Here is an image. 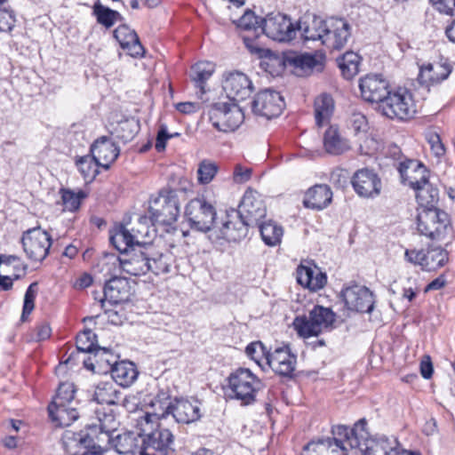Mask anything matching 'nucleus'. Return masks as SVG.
I'll return each instance as SVG.
<instances>
[{"label": "nucleus", "mask_w": 455, "mask_h": 455, "mask_svg": "<svg viewBox=\"0 0 455 455\" xmlns=\"http://www.w3.org/2000/svg\"><path fill=\"white\" fill-rule=\"evenodd\" d=\"M100 428V434H105L108 441L119 454H133L137 450L140 453L141 437L140 431L125 429L122 434H116L117 428L111 432H103Z\"/></svg>", "instance_id": "4be33fe9"}, {"label": "nucleus", "mask_w": 455, "mask_h": 455, "mask_svg": "<svg viewBox=\"0 0 455 455\" xmlns=\"http://www.w3.org/2000/svg\"><path fill=\"white\" fill-rule=\"evenodd\" d=\"M37 294V283H32L27 289L24 295L23 308L20 320L25 322L28 315L34 310L35 299Z\"/></svg>", "instance_id": "6e6d98bb"}, {"label": "nucleus", "mask_w": 455, "mask_h": 455, "mask_svg": "<svg viewBox=\"0 0 455 455\" xmlns=\"http://www.w3.org/2000/svg\"><path fill=\"white\" fill-rule=\"evenodd\" d=\"M119 393L114 388L113 384L109 382L101 383L97 386L93 400L100 404H115Z\"/></svg>", "instance_id": "8fccbe9b"}, {"label": "nucleus", "mask_w": 455, "mask_h": 455, "mask_svg": "<svg viewBox=\"0 0 455 455\" xmlns=\"http://www.w3.org/2000/svg\"><path fill=\"white\" fill-rule=\"evenodd\" d=\"M215 66L210 61H200L191 67L190 78L196 86L200 88L201 92H204V84L206 81L212 76Z\"/></svg>", "instance_id": "79ce46f5"}, {"label": "nucleus", "mask_w": 455, "mask_h": 455, "mask_svg": "<svg viewBox=\"0 0 455 455\" xmlns=\"http://www.w3.org/2000/svg\"><path fill=\"white\" fill-rule=\"evenodd\" d=\"M436 10L442 13L453 15L455 8V0H430Z\"/></svg>", "instance_id": "e2e57ef3"}, {"label": "nucleus", "mask_w": 455, "mask_h": 455, "mask_svg": "<svg viewBox=\"0 0 455 455\" xmlns=\"http://www.w3.org/2000/svg\"><path fill=\"white\" fill-rule=\"evenodd\" d=\"M285 103L280 92L270 89L259 92L251 101V111L256 116L271 119L279 116Z\"/></svg>", "instance_id": "dca6fc26"}, {"label": "nucleus", "mask_w": 455, "mask_h": 455, "mask_svg": "<svg viewBox=\"0 0 455 455\" xmlns=\"http://www.w3.org/2000/svg\"><path fill=\"white\" fill-rule=\"evenodd\" d=\"M259 228L260 236L267 246H276L281 243L283 235V227L272 220L260 221Z\"/></svg>", "instance_id": "c9c22d12"}, {"label": "nucleus", "mask_w": 455, "mask_h": 455, "mask_svg": "<svg viewBox=\"0 0 455 455\" xmlns=\"http://www.w3.org/2000/svg\"><path fill=\"white\" fill-rule=\"evenodd\" d=\"M419 369H420V374L424 379H429L432 378L433 372H434V367H433V363H432L430 355H423V357L420 361Z\"/></svg>", "instance_id": "0e129e2a"}, {"label": "nucleus", "mask_w": 455, "mask_h": 455, "mask_svg": "<svg viewBox=\"0 0 455 455\" xmlns=\"http://www.w3.org/2000/svg\"><path fill=\"white\" fill-rule=\"evenodd\" d=\"M417 199L424 209L437 208L439 201L438 188L427 182V185L422 187L417 191Z\"/></svg>", "instance_id": "de8ad7c7"}, {"label": "nucleus", "mask_w": 455, "mask_h": 455, "mask_svg": "<svg viewBox=\"0 0 455 455\" xmlns=\"http://www.w3.org/2000/svg\"><path fill=\"white\" fill-rule=\"evenodd\" d=\"M223 90L230 100L239 102L251 95L254 86L247 75L234 71L225 76Z\"/></svg>", "instance_id": "aec40b11"}, {"label": "nucleus", "mask_w": 455, "mask_h": 455, "mask_svg": "<svg viewBox=\"0 0 455 455\" xmlns=\"http://www.w3.org/2000/svg\"><path fill=\"white\" fill-rule=\"evenodd\" d=\"M97 335L91 330H85L77 335L76 344L78 351L95 353L99 346L96 345Z\"/></svg>", "instance_id": "603ef678"}, {"label": "nucleus", "mask_w": 455, "mask_h": 455, "mask_svg": "<svg viewBox=\"0 0 455 455\" xmlns=\"http://www.w3.org/2000/svg\"><path fill=\"white\" fill-rule=\"evenodd\" d=\"M131 295V286L127 278L113 276L105 284L103 290V298L100 299L102 308L106 307V302L116 305L129 300Z\"/></svg>", "instance_id": "b1692460"}, {"label": "nucleus", "mask_w": 455, "mask_h": 455, "mask_svg": "<svg viewBox=\"0 0 455 455\" xmlns=\"http://www.w3.org/2000/svg\"><path fill=\"white\" fill-rule=\"evenodd\" d=\"M63 445L67 450L84 448L87 449L94 443V440L85 430H79L75 432L71 429H68L64 432L62 436Z\"/></svg>", "instance_id": "ea45409f"}, {"label": "nucleus", "mask_w": 455, "mask_h": 455, "mask_svg": "<svg viewBox=\"0 0 455 455\" xmlns=\"http://www.w3.org/2000/svg\"><path fill=\"white\" fill-rule=\"evenodd\" d=\"M360 57L354 52H346L339 60V67L346 79L353 78L359 72Z\"/></svg>", "instance_id": "49530a36"}, {"label": "nucleus", "mask_w": 455, "mask_h": 455, "mask_svg": "<svg viewBox=\"0 0 455 455\" xmlns=\"http://www.w3.org/2000/svg\"><path fill=\"white\" fill-rule=\"evenodd\" d=\"M297 282L301 286L316 291L324 287L327 276L312 261H302L297 267Z\"/></svg>", "instance_id": "bb28decb"}, {"label": "nucleus", "mask_w": 455, "mask_h": 455, "mask_svg": "<svg viewBox=\"0 0 455 455\" xmlns=\"http://www.w3.org/2000/svg\"><path fill=\"white\" fill-rule=\"evenodd\" d=\"M289 63L294 68H300L302 71H311L317 64L315 56L311 54H300L288 60Z\"/></svg>", "instance_id": "4d7b16f0"}, {"label": "nucleus", "mask_w": 455, "mask_h": 455, "mask_svg": "<svg viewBox=\"0 0 455 455\" xmlns=\"http://www.w3.org/2000/svg\"><path fill=\"white\" fill-rule=\"evenodd\" d=\"M452 71V67L447 62H433L419 68L418 81L426 88L436 86L446 80Z\"/></svg>", "instance_id": "a878e982"}, {"label": "nucleus", "mask_w": 455, "mask_h": 455, "mask_svg": "<svg viewBox=\"0 0 455 455\" xmlns=\"http://www.w3.org/2000/svg\"><path fill=\"white\" fill-rule=\"evenodd\" d=\"M207 115L212 126L222 132H234L244 120L243 110L235 102H215L209 106Z\"/></svg>", "instance_id": "39448f33"}, {"label": "nucleus", "mask_w": 455, "mask_h": 455, "mask_svg": "<svg viewBox=\"0 0 455 455\" xmlns=\"http://www.w3.org/2000/svg\"><path fill=\"white\" fill-rule=\"evenodd\" d=\"M90 153L100 167L108 170L119 156L120 150L109 138L102 136L91 146Z\"/></svg>", "instance_id": "c85d7f7f"}, {"label": "nucleus", "mask_w": 455, "mask_h": 455, "mask_svg": "<svg viewBox=\"0 0 455 455\" xmlns=\"http://www.w3.org/2000/svg\"><path fill=\"white\" fill-rule=\"evenodd\" d=\"M76 165L86 181H92L99 173L98 164L92 156H79L76 159Z\"/></svg>", "instance_id": "09e8293b"}, {"label": "nucleus", "mask_w": 455, "mask_h": 455, "mask_svg": "<svg viewBox=\"0 0 455 455\" xmlns=\"http://www.w3.org/2000/svg\"><path fill=\"white\" fill-rule=\"evenodd\" d=\"M350 124L356 132L364 131L367 127V119L362 113H353L350 116Z\"/></svg>", "instance_id": "69168bd1"}, {"label": "nucleus", "mask_w": 455, "mask_h": 455, "mask_svg": "<svg viewBox=\"0 0 455 455\" xmlns=\"http://www.w3.org/2000/svg\"><path fill=\"white\" fill-rule=\"evenodd\" d=\"M323 146L326 152L331 155H340L349 148L347 140L341 138L334 126H330L324 132Z\"/></svg>", "instance_id": "4c0bfd02"}, {"label": "nucleus", "mask_w": 455, "mask_h": 455, "mask_svg": "<svg viewBox=\"0 0 455 455\" xmlns=\"http://www.w3.org/2000/svg\"><path fill=\"white\" fill-rule=\"evenodd\" d=\"M332 199L331 188L325 184H318L310 188L303 199V204L306 208L312 210H323L327 207Z\"/></svg>", "instance_id": "2f4dec72"}, {"label": "nucleus", "mask_w": 455, "mask_h": 455, "mask_svg": "<svg viewBox=\"0 0 455 455\" xmlns=\"http://www.w3.org/2000/svg\"><path fill=\"white\" fill-rule=\"evenodd\" d=\"M426 138L435 156L440 157L445 154L444 145L438 133L429 132L426 135Z\"/></svg>", "instance_id": "bf43d9fd"}, {"label": "nucleus", "mask_w": 455, "mask_h": 455, "mask_svg": "<svg viewBox=\"0 0 455 455\" xmlns=\"http://www.w3.org/2000/svg\"><path fill=\"white\" fill-rule=\"evenodd\" d=\"M234 180L237 183H244L251 179V169L236 165L234 170Z\"/></svg>", "instance_id": "774afa93"}, {"label": "nucleus", "mask_w": 455, "mask_h": 455, "mask_svg": "<svg viewBox=\"0 0 455 455\" xmlns=\"http://www.w3.org/2000/svg\"><path fill=\"white\" fill-rule=\"evenodd\" d=\"M423 269L436 270L448 261V252L441 247H429L425 252Z\"/></svg>", "instance_id": "37998d69"}, {"label": "nucleus", "mask_w": 455, "mask_h": 455, "mask_svg": "<svg viewBox=\"0 0 455 455\" xmlns=\"http://www.w3.org/2000/svg\"><path fill=\"white\" fill-rule=\"evenodd\" d=\"M140 131L139 122L134 118L120 121L114 130L113 134L123 143L130 142Z\"/></svg>", "instance_id": "c03bdc74"}, {"label": "nucleus", "mask_w": 455, "mask_h": 455, "mask_svg": "<svg viewBox=\"0 0 455 455\" xmlns=\"http://www.w3.org/2000/svg\"><path fill=\"white\" fill-rule=\"evenodd\" d=\"M20 241L26 256L34 262H42L52 246V236L40 227L23 232Z\"/></svg>", "instance_id": "f8f14e48"}, {"label": "nucleus", "mask_w": 455, "mask_h": 455, "mask_svg": "<svg viewBox=\"0 0 455 455\" xmlns=\"http://www.w3.org/2000/svg\"><path fill=\"white\" fill-rule=\"evenodd\" d=\"M180 212L178 192L172 188H163L149 206V213L154 223L170 226Z\"/></svg>", "instance_id": "0eeeda50"}, {"label": "nucleus", "mask_w": 455, "mask_h": 455, "mask_svg": "<svg viewBox=\"0 0 455 455\" xmlns=\"http://www.w3.org/2000/svg\"><path fill=\"white\" fill-rule=\"evenodd\" d=\"M75 386L71 382H63L59 385L57 393L52 402L55 403H61L66 404H73L75 397Z\"/></svg>", "instance_id": "864d4df0"}, {"label": "nucleus", "mask_w": 455, "mask_h": 455, "mask_svg": "<svg viewBox=\"0 0 455 455\" xmlns=\"http://www.w3.org/2000/svg\"><path fill=\"white\" fill-rule=\"evenodd\" d=\"M405 259L414 265H419L423 267L425 251L417 250H406L404 253Z\"/></svg>", "instance_id": "338daca9"}, {"label": "nucleus", "mask_w": 455, "mask_h": 455, "mask_svg": "<svg viewBox=\"0 0 455 455\" xmlns=\"http://www.w3.org/2000/svg\"><path fill=\"white\" fill-rule=\"evenodd\" d=\"M114 380L122 387H129L138 377V371L131 362H119L114 364L111 371Z\"/></svg>", "instance_id": "e433bc0d"}, {"label": "nucleus", "mask_w": 455, "mask_h": 455, "mask_svg": "<svg viewBox=\"0 0 455 455\" xmlns=\"http://www.w3.org/2000/svg\"><path fill=\"white\" fill-rule=\"evenodd\" d=\"M47 411L55 427H70L79 418L77 410L72 404L51 402Z\"/></svg>", "instance_id": "473e14b6"}, {"label": "nucleus", "mask_w": 455, "mask_h": 455, "mask_svg": "<svg viewBox=\"0 0 455 455\" xmlns=\"http://www.w3.org/2000/svg\"><path fill=\"white\" fill-rule=\"evenodd\" d=\"M212 229L219 232L218 236L228 242H238L247 235L248 228L239 218L229 216V211L226 212V217L221 221L216 220V223Z\"/></svg>", "instance_id": "cd10ccee"}, {"label": "nucleus", "mask_w": 455, "mask_h": 455, "mask_svg": "<svg viewBox=\"0 0 455 455\" xmlns=\"http://www.w3.org/2000/svg\"><path fill=\"white\" fill-rule=\"evenodd\" d=\"M60 194L64 209L72 212H76L82 201L87 197V193L82 189L75 192L70 188H60Z\"/></svg>", "instance_id": "a18cd8bd"}, {"label": "nucleus", "mask_w": 455, "mask_h": 455, "mask_svg": "<svg viewBox=\"0 0 455 455\" xmlns=\"http://www.w3.org/2000/svg\"><path fill=\"white\" fill-rule=\"evenodd\" d=\"M232 396L242 405H250L256 400V394L263 387L262 381L249 369L239 368L228 377Z\"/></svg>", "instance_id": "20e7f679"}, {"label": "nucleus", "mask_w": 455, "mask_h": 455, "mask_svg": "<svg viewBox=\"0 0 455 455\" xmlns=\"http://www.w3.org/2000/svg\"><path fill=\"white\" fill-rule=\"evenodd\" d=\"M114 37L122 49L126 50L132 58H142L145 49L141 44L137 33L127 25H120L114 30Z\"/></svg>", "instance_id": "c756f323"}, {"label": "nucleus", "mask_w": 455, "mask_h": 455, "mask_svg": "<svg viewBox=\"0 0 455 455\" xmlns=\"http://www.w3.org/2000/svg\"><path fill=\"white\" fill-rule=\"evenodd\" d=\"M315 118L317 126L329 124L334 110V101L331 95L323 93L315 100Z\"/></svg>", "instance_id": "f704fd0d"}, {"label": "nucleus", "mask_w": 455, "mask_h": 455, "mask_svg": "<svg viewBox=\"0 0 455 455\" xmlns=\"http://www.w3.org/2000/svg\"><path fill=\"white\" fill-rule=\"evenodd\" d=\"M341 298L347 308L352 311L371 313L374 308V294L364 285L354 283L343 288Z\"/></svg>", "instance_id": "2eb2a0df"}, {"label": "nucleus", "mask_w": 455, "mask_h": 455, "mask_svg": "<svg viewBox=\"0 0 455 455\" xmlns=\"http://www.w3.org/2000/svg\"><path fill=\"white\" fill-rule=\"evenodd\" d=\"M92 15L97 22L106 28H110L116 21L123 20V16L117 11L103 5L100 1L93 4Z\"/></svg>", "instance_id": "a19ab883"}, {"label": "nucleus", "mask_w": 455, "mask_h": 455, "mask_svg": "<svg viewBox=\"0 0 455 455\" xmlns=\"http://www.w3.org/2000/svg\"><path fill=\"white\" fill-rule=\"evenodd\" d=\"M218 172L215 163L209 160H203L197 169L198 181L201 184L210 183Z\"/></svg>", "instance_id": "5fc2aeb1"}, {"label": "nucleus", "mask_w": 455, "mask_h": 455, "mask_svg": "<svg viewBox=\"0 0 455 455\" xmlns=\"http://www.w3.org/2000/svg\"><path fill=\"white\" fill-rule=\"evenodd\" d=\"M94 356L98 363H106L109 366L111 371L114 364L117 363V362L115 360V355L105 347H97L94 353Z\"/></svg>", "instance_id": "052dcab7"}, {"label": "nucleus", "mask_w": 455, "mask_h": 455, "mask_svg": "<svg viewBox=\"0 0 455 455\" xmlns=\"http://www.w3.org/2000/svg\"><path fill=\"white\" fill-rule=\"evenodd\" d=\"M327 19L323 20L316 15L305 16L296 25V31L301 33L305 41H320L323 44Z\"/></svg>", "instance_id": "7c9ffc66"}, {"label": "nucleus", "mask_w": 455, "mask_h": 455, "mask_svg": "<svg viewBox=\"0 0 455 455\" xmlns=\"http://www.w3.org/2000/svg\"><path fill=\"white\" fill-rule=\"evenodd\" d=\"M262 20L255 13L247 10L237 20L236 26L241 30V37L245 47L259 59L267 58L272 54L271 50L263 47L258 41L261 34Z\"/></svg>", "instance_id": "6e6552de"}, {"label": "nucleus", "mask_w": 455, "mask_h": 455, "mask_svg": "<svg viewBox=\"0 0 455 455\" xmlns=\"http://www.w3.org/2000/svg\"><path fill=\"white\" fill-rule=\"evenodd\" d=\"M419 232L431 239H443L451 235L449 215L438 208L424 209L417 218Z\"/></svg>", "instance_id": "423d86ee"}, {"label": "nucleus", "mask_w": 455, "mask_h": 455, "mask_svg": "<svg viewBox=\"0 0 455 455\" xmlns=\"http://www.w3.org/2000/svg\"><path fill=\"white\" fill-rule=\"evenodd\" d=\"M148 259V272L159 275L162 274H167L171 271V266L172 263V257L170 253H162L155 251L151 245L150 256Z\"/></svg>", "instance_id": "58836bf2"}, {"label": "nucleus", "mask_w": 455, "mask_h": 455, "mask_svg": "<svg viewBox=\"0 0 455 455\" xmlns=\"http://www.w3.org/2000/svg\"><path fill=\"white\" fill-rule=\"evenodd\" d=\"M398 172L403 182L415 191L427 185L429 181V171L418 160L401 162Z\"/></svg>", "instance_id": "5701e85b"}, {"label": "nucleus", "mask_w": 455, "mask_h": 455, "mask_svg": "<svg viewBox=\"0 0 455 455\" xmlns=\"http://www.w3.org/2000/svg\"><path fill=\"white\" fill-rule=\"evenodd\" d=\"M172 138L167 132V128L165 125H161L160 129L156 135V145L155 148L157 152H163L166 148V142L169 139Z\"/></svg>", "instance_id": "680f3d73"}, {"label": "nucleus", "mask_w": 455, "mask_h": 455, "mask_svg": "<svg viewBox=\"0 0 455 455\" xmlns=\"http://www.w3.org/2000/svg\"><path fill=\"white\" fill-rule=\"evenodd\" d=\"M245 353L248 357L253 360L261 368L264 367L263 363L267 365L268 355L271 354L261 341L250 343L245 348Z\"/></svg>", "instance_id": "3c124183"}, {"label": "nucleus", "mask_w": 455, "mask_h": 455, "mask_svg": "<svg viewBox=\"0 0 455 455\" xmlns=\"http://www.w3.org/2000/svg\"><path fill=\"white\" fill-rule=\"evenodd\" d=\"M151 244L138 243L135 247L124 251L116 260L120 268L131 275H141L148 272Z\"/></svg>", "instance_id": "4468645a"}, {"label": "nucleus", "mask_w": 455, "mask_h": 455, "mask_svg": "<svg viewBox=\"0 0 455 455\" xmlns=\"http://www.w3.org/2000/svg\"><path fill=\"white\" fill-rule=\"evenodd\" d=\"M173 435L169 428H154L142 435L140 455H168Z\"/></svg>", "instance_id": "a211bd4d"}, {"label": "nucleus", "mask_w": 455, "mask_h": 455, "mask_svg": "<svg viewBox=\"0 0 455 455\" xmlns=\"http://www.w3.org/2000/svg\"><path fill=\"white\" fill-rule=\"evenodd\" d=\"M112 245L120 251L121 255L133 247L139 241L138 235L132 234L124 226L116 227L110 234L109 237Z\"/></svg>", "instance_id": "72a5a7b5"}, {"label": "nucleus", "mask_w": 455, "mask_h": 455, "mask_svg": "<svg viewBox=\"0 0 455 455\" xmlns=\"http://www.w3.org/2000/svg\"><path fill=\"white\" fill-rule=\"evenodd\" d=\"M323 45L331 50H341L351 36V26L343 18L327 19Z\"/></svg>", "instance_id": "f3484780"}, {"label": "nucleus", "mask_w": 455, "mask_h": 455, "mask_svg": "<svg viewBox=\"0 0 455 455\" xmlns=\"http://www.w3.org/2000/svg\"><path fill=\"white\" fill-rule=\"evenodd\" d=\"M185 217L192 229L206 233L216 223L217 212L215 207L204 197H196L186 205Z\"/></svg>", "instance_id": "9b49d317"}, {"label": "nucleus", "mask_w": 455, "mask_h": 455, "mask_svg": "<svg viewBox=\"0 0 455 455\" xmlns=\"http://www.w3.org/2000/svg\"><path fill=\"white\" fill-rule=\"evenodd\" d=\"M297 356L288 346L277 347L268 355L267 366L282 377L291 378L295 371Z\"/></svg>", "instance_id": "393cba45"}, {"label": "nucleus", "mask_w": 455, "mask_h": 455, "mask_svg": "<svg viewBox=\"0 0 455 455\" xmlns=\"http://www.w3.org/2000/svg\"><path fill=\"white\" fill-rule=\"evenodd\" d=\"M332 437L322 441L333 455H348L360 449L363 455H399L400 443L395 438L370 436L367 428H332Z\"/></svg>", "instance_id": "f257e3e1"}, {"label": "nucleus", "mask_w": 455, "mask_h": 455, "mask_svg": "<svg viewBox=\"0 0 455 455\" xmlns=\"http://www.w3.org/2000/svg\"><path fill=\"white\" fill-rule=\"evenodd\" d=\"M201 417L200 408L188 401L176 400L170 403L164 410L159 412H147L144 416L147 424H158L162 419L172 418L178 424H190Z\"/></svg>", "instance_id": "1a4fd4ad"}, {"label": "nucleus", "mask_w": 455, "mask_h": 455, "mask_svg": "<svg viewBox=\"0 0 455 455\" xmlns=\"http://www.w3.org/2000/svg\"><path fill=\"white\" fill-rule=\"evenodd\" d=\"M261 34L277 42H290L296 36V26L288 16L271 12L262 20Z\"/></svg>", "instance_id": "ddd939ff"}, {"label": "nucleus", "mask_w": 455, "mask_h": 455, "mask_svg": "<svg viewBox=\"0 0 455 455\" xmlns=\"http://www.w3.org/2000/svg\"><path fill=\"white\" fill-rule=\"evenodd\" d=\"M359 89L362 98L365 101L375 103L378 111L379 105L382 104L390 92L388 82L378 75H367L361 78Z\"/></svg>", "instance_id": "6ab92c4d"}, {"label": "nucleus", "mask_w": 455, "mask_h": 455, "mask_svg": "<svg viewBox=\"0 0 455 455\" xmlns=\"http://www.w3.org/2000/svg\"><path fill=\"white\" fill-rule=\"evenodd\" d=\"M379 112L389 119L406 121L413 118L417 108L412 93L405 88L390 91L388 96L379 105Z\"/></svg>", "instance_id": "f03ea898"}, {"label": "nucleus", "mask_w": 455, "mask_h": 455, "mask_svg": "<svg viewBox=\"0 0 455 455\" xmlns=\"http://www.w3.org/2000/svg\"><path fill=\"white\" fill-rule=\"evenodd\" d=\"M336 315L331 308L316 305L309 311L308 316H297L293 326L302 338L317 337L333 324Z\"/></svg>", "instance_id": "7ed1b4c3"}, {"label": "nucleus", "mask_w": 455, "mask_h": 455, "mask_svg": "<svg viewBox=\"0 0 455 455\" xmlns=\"http://www.w3.org/2000/svg\"><path fill=\"white\" fill-rule=\"evenodd\" d=\"M16 18L12 11L0 7V31L11 32L15 27Z\"/></svg>", "instance_id": "13d9d810"}, {"label": "nucleus", "mask_w": 455, "mask_h": 455, "mask_svg": "<svg viewBox=\"0 0 455 455\" xmlns=\"http://www.w3.org/2000/svg\"><path fill=\"white\" fill-rule=\"evenodd\" d=\"M355 192L361 197L373 198L380 194L382 184L379 175L371 169L356 171L351 180Z\"/></svg>", "instance_id": "412c9836"}, {"label": "nucleus", "mask_w": 455, "mask_h": 455, "mask_svg": "<svg viewBox=\"0 0 455 455\" xmlns=\"http://www.w3.org/2000/svg\"><path fill=\"white\" fill-rule=\"evenodd\" d=\"M267 208L260 195L252 189H247L238 205L231 209L229 216L239 218L247 228H254L266 217Z\"/></svg>", "instance_id": "9d476101"}]
</instances>
